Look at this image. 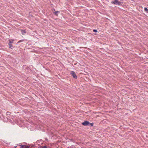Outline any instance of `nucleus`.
Segmentation results:
<instances>
[{"instance_id": "obj_1", "label": "nucleus", "mask_w": 148, "mask_h": 148, "mask_svg": "<svg viewBox=\"0 0 148 148\" xmlns=\"http://www.w3.org/2000/svg\"><path fill=\"white\" fill-rule=\"evenodd\" d=\"M111 3L115 5H120L121 4V2L118 1L117 0H114V1H112L111 2Z\"/></svg>"}, {"instance_id": "obj_2", "label": "nucleus", "mask_w": 148, "mask_h": 148, "mask_svg": "<svg viewBox=\"0 0 148 148\" xmlns=\"http://www.w3.org/2000/svg\"><path fill=\"white\" fill-rule=\"evenodd\" d=\"M71 74L74 78L75 79H77V77L76 74L73 71H71Z\"/></svg>"}, {"instance_id": "obj_3", "label": "nucleus", "mask_w": 148, "mask_h": 148, "mask_svg": "<svg viewBox=\"0 0 148 148\" xmlns=\"http://www.w3.org/2000/svg\"><path fill=\"white\" fill-rule=\"evenodd\" d=\"M90 124V123L88 121H86L82 123V124L84 126L88 125Z\"/></svg>"}, {"instance_id": "obj_4", "label": "nucleus", "mask_w": 148, "mask_h": 148, "mask_svg": "<svg viewBox=\"0 0 148 148\" xmlns=\"http://www.w3.org/2000/svg\"><path fill=\"white\" fill-rule=\"evenodd\" d=\"M20 148H29V147L26 145H20Z\"/></svg>"}, {"instance_id": "obj_5", "label": "nucleus", "mask_w": 148, "mask_h": 148, "mask_svg": "<svg viewBox=\"0 0 148 148\" xmlns=\"http://www.w3.org/2000/svg\"><path fill=\"white\" fill-rule=\"evenodd\" d=\"M21 32L22 34L23 35H24L26 33V32L25 30H21Z\"/></svg>"}, {"instance_id": "obj_6", "label": "nucleus", "mask_w": 148, "mask_h": 148, "mask_svg": "<svg viewBox=\"0 0 148 148\" xmlns=\"http://www.w3.org/2000/svg\"><path fill=\"white\" fill-rule=\"evenodd\" d=\"M14 41V40H9V43L11 44L12 43H13Z\"/></svg>"}, {"instance_id": "obj_7", "label": "nucleus", "mask_w": 148, "mask_h": 148, "mask_svg": "<svg viewBox=\"0 0 148 148\" xmlns=\"http://www.w3.org/2000/svg\"><path fill=\"white\" fill-rule=\"evenodd\" d=\"M144 10L147 12L148 13V9L147 8H145Z\"/></svg>"}, {"instance_id": "obj_8", "label": "nucleus", "mask_w": 148, "mask_h": 148, "mask_svg": "<svg viewBox=\"0 0 148 148\" xmlns=\"http://www.w3.org/2000/svg\"><path fill=\"white\" fill-rule=\"evenodd\" d=\"M8 45L9 46V48H10L12 49V45L11 44L8 43Z\"/></svg>"}, {"instance_id": "obj_9", "label": "nucleus", "mask_w": 148, "mask_h": 148, "mask_svg": "<svg viewBox=\"0 0 148 148\" xmlns=\"http://www.w3.org/2000/svg\"><path fill=\"white\" fill-rule=\"evenodd\" d=\"M58 12H59L58 11H56L54 13L55 15H56L58 14Z\"/></svg>"}, {"instance_id": "obj_10", "label": "nucleus", "mask_w": 148, "mask_h": 148, "mask_svg": "<svg viewBox=\"0 0 148 148\" xmlns=\"http://www.w3.org/2000/svg\"><path fill=\"white\" fill-rule=\"evenodd\" d=\"M93 31L94 32H97V30L96 29H94Z\"/></svg>"}, {"instance_id": "obj_11", "label": "nucleus", "mask_w": 148, "mask_h": 148, "mask_svg": "<svg viewBox=\"0 0 148 148\" xmlns=\"http://www.w3.org/2000/svg\"><path fill=\"white\" fill-rule=\"evenodd\" d=\"M23 41V40H19V41H18V43L20 42H21V41Z\"/></svg>"}, {"instance_id": "obj_12", "label": "nucleus", "mask_w": 148, "mask_h": 148, "mask_svg": "<svg viewBox=\"0 0 148 148\" xmlns=\"http://www.w3.org/2000/svg\"><path fill=\"white\" fill-rule=\"evenodd\" d=\"M90 125H91V126H93V123H90Z\"/></svg>"}, {"instance_id": "obj_13", "label": "nucleus", "mask_w": 148, "mask_h": 148, "mask_svg": "<svg viewBox=\"0 0 148 148\" xmlns=\"http://www.w3.org/2000/svg\"><path fill=\"white\" fill-rule=\"evenodd\" d=\"M9 113H10V112H7V114H9Z\"/></svg>"}, {"instance_id": "obj_14", "label": "nucleus", "mask_w": 148, "mask_h": 148, "mask_svg": "<svg viewBox=\"0 0 148 148\" xmlns=\"http://www.w3.org/2000/svg\"><path fill=\"white\" fill-rule=\"evenodd\" d=\"M44 148H46V147H45V146H44Z\"/></svg>"}]
</instances>
